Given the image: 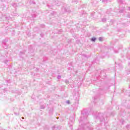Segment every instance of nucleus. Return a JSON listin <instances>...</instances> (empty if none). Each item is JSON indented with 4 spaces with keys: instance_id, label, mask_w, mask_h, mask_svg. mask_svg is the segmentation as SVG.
I'll return each mask as SVG.
<instances>
[{
    "instance_id": "f8f14e48",
    "label": "nucleus",
    "mask_w": 130,
    "mask_h": 130,
    "mask_svg": "<svg viewBox=\"0 0 130 130\" xmlns=\"http://www.w3.org/2000/svg\"><path fill=\"white\" fill-rule=\"evenodd\" d=\"M60 2H58V3H57L55 4V5H56V6H60Z\"/></svg>"
},
{
    "instance_id": "0eeeda50",
    "label": "nucleus",
    "mask_w": 130,
    "mask_h": 130,
    "mask_svg": "<svg viewBox=\"0 0 130 130\" xmlns=\"http://www.w3.org/2000/svg\"><path fill=\"white\" fill-rule=\"evenodd\" d=\"M118 3L119 4H123V1L122 0H118Z\"/></svg>"
},
{
    "instance_id": "7c9ffc66",
    "label": "nucleus",
    "mask_w": 130,
    "mask_h": 130,
    "mask_svg": "<svg viewBox=\"0 0 130 130\" xmlns=\"http://www.w3.org/2000/svg\"><path fill=\"white\" fill-rule=\"evenodd\" d=\"M56 118H57V119H58L59 117H57Z\"/></svg>"
},
{
    "instance_id": "c85d7f7f",
    "label": "nucleus",
    "mask_w": 130,
    "mask_h": 130,
    "mask_svg": "<svg viewBox=\"0 0 130 130\" xmlns=\"http://www.w3.org/2000/svg\"><path fill=\"white\" fill-rule=\"evenodd\" d=\"M22 119H24V117H22Z\"/></svg>"
},
{
    "instance_id": "a211bd4d",
    "label": "nucleus",
    "mask_w": 130,
    "mask_h": 130,
    "mask_svg": "<svg viewBox=\"0 0 130 130\" xmlns=\"http://www.w3.org/2000/svg\"><path fill=\"white\" fill-rule=\"evenodd\" d=\"M103 3H107V0H102Z\"/></svg>"
},
{
    "instance_id": "39448f33",
    "label": "nucleus",
    "mask_w": 130,
    "mask_h": 130,
    "mask_svg": "<svg viewBox=\"0 0 130 130\" xmlns=\"http://www.w3.org/2000/svg\"><path fill=\"white\" fill-rule=\"evenodd\" d=\"M125 9H124V7H122V9L120 10V13H123V11H124Z\"/></svg>"
},
{
    "instance_id": "5701e85b",
    "label": "nucleus",
    "mask_w": 130,
    "mask_h": 130,
    "mask_svg": "<svg viewBox=\"0 0 130 130\" xmlns=\"http://www.w3.org/2000/svg\"><path fill=\"white\" fill-rule=\"evenodd\" d=\"M32 17H33V18L36 17V15H34V16H32Z\"/></svg>"
},
{
    "instance_id": "9b49d317",
    "label": "nucleus",
    "mask_w": 130,
    "mask_h": 130,
    "mask_svg": "<svg viewBox=\"0 0 130 130\" xmlns=\"http://www.w3.org/2000/svg\"><path fill=\"white\" fill-rule=\"evenodd\" d=\"M51 14L53 15V16H55V15H56V12L53 11Z\"/></svg>"
},
{
    "instance_id": "6ab92c4d",
    "label": "nucleus",
    "mask_w": 130,
    "mask_h": 130,
    "mask_svg": "<svg viewBox=\"0 0 130 130\" xmlns=\"http://www.w3.org/2000/svg\"><path fill=\"white\" fill-rule=\"evenodd\" d=\"M99 41H102V38L100 37V38H99Z\"/></svg>"
},
{
    "instance_id": "f257e3e1",
    "label": "nucleus",
    "mask_w": 130,
    "mask_h": 130,
    "mask_svg": "<svg viewBox=\"0 0 130 130\" xmlns=\"http://www.w3.org/2000/svg\"><path fill=\"white\" fill-rule=\"evenodd\" d=\"M94 116L96 119H100V121H104V116H105V114H103L102 113L96 112Z\"/></svg>"
},
{
    "instance_id": "1a4fd4ad",
    "label": "nucleus",
    "mask_w": 130,
    "mask_h": 130,
    "mask_svg": "<svg viewBox=\"0 0 130 130\" xmlns=\"http://www.w3.org/2000/svg\"><path fill=\"white\" fill-rule=\"evenodd\" d=\"M64 82L66 83V84H69V80L68 79L65 80Z\"/></svg>"
},
{
    "instance_id": "c756f323",
    "label": "nucleus",
    "mask_w": 130,
    "mask_h": 130,
    "mask_svg": "<svg viewBox=\"0 0 130 130\" xmlns=\"http://www.w3.org/2000/svg\"><path fill=\"white\" fill-rule=\"evenodd\" d=\"M108 116H109V115L106 116V117H108Z\"/></svg>"
},
{
    "instance_id": "aec40b11",
    "label": "nucleus",
    "mask_w": 130,
    "mask_h": 130,
    "mask_svg": "<svg viewBox=\"0 0 130 130\" xmlns=\"http://www.w3.org/2000/svg\"><path fill=\"white\" fill-rule=\"evenodd\" d=\"M15 115H19V113H14Z\"/></svg>"
},
{
    "instance_id": "bb28decb",
    "label": "nucleus",
    "mask_w": 130,
    "mask_h": 130,
    "mask_svg": "<svg viewBox=\"0 0 130 130\" xmlns=\"http://www.w3.org/2000/svg\"><path fill=\"white\" fill-rule=\"evenodd\" d=\"M3 52H4V51H2V52H0V53H3Z\"/></svg>"
},
{
    "instance_id": "f3484780",
    "label": "nucleus",
    "mask_w": 130,
    "mask_h": 130,
    "mask_svg": "<svg viewBox=\"0 0 130 130\" xmlns=\"http://www.w3.org/2000/svg\"><path fill=\"white\" fill-rule=\"evenodd\" d=\"M45 108V107L42 106H41V109H44Z\"/></svg>"
},
{
    "instance_id": "b1692460",
    "label": "nucleus",
    "mask_w": 130,
    "mask_h": 130,
    "mask_svg": "<svg viewBox=\"0 0 130 130\" xmlns=\"http://www.w3.org/2000/svg\"><path fill=\"white\" fill-rule=\"evenodd\" d=\"M42 26L43 28H44V27H45V25H42Z\"/></svg>"
},
{
    "instance_id": "4468645a",
    "label": "nucleus",
    "mask_w": 130,
    "mask_h": 130,
    "mask_svg": "<svg viewBox=\"0 0 130 130\" xmlns=\"http://www.w3.org/2000/svg\"><path fill=\"white\" fill-rule=\"evenodd\" d=\"M61 32H62V29H60L58 31V34H60V33H61Z\"/></svg>"
},
{
    "instance_id": "ddd939ff",
    "label": "nucleus",
    "mask_w": 130,
    "mask_h": 130,
    "mask_svg": "<svg viewBox=\"0 0 130 130\" xmlns=\"http://www.w3.org/2000/svg\"><path fill=\"white\" fill-rule=\"evenodd\" d=\"M62 11H64V12H67V8H62Z\"/></svg>"
},
{
    "instance_id": "6e6552de",
    "label": "nucleus",
    "mask_w": 130,
    "mask_h": 130,
    "mask_svg": "<svg viewBox=\"0 0 130 130\" xmlns=\"http://www.w3.org/2000/svg\"><path fill=\"white\" fill-rule=\"evenodd\" d=\"M102 22H106V18H104L102 19Z\"/></svg>"
},
{
    "instance_id": "2f4dec72",
    "label": "nucleus",
    "mask_w": 130,
    "mask_h": 130,
    "mask_svg": "<svg viewBox=\"0 0 130 130\" xmlns=\"http://www.w3.org/2000/svg\"><path fill=\"white\" fill-rule=\"evenodd\" d=\"M128 10L130 11V7L128 8Z\"/></svg>"
},
{
    "instance_id": "cd10ccee",
    "label": "nucleus",
    "mask_w": 130,
    "mask_h": 130,
    "mask_svg": "<svg viewBox=\"0 0 130 130\" xmlns=\"http://www.w3.org/2000/svg\"><path fill=\"white\" fill-rule=\"evenodd\" d=\"M4 54L6 55V54H7V52H6Z\"/></svg>"
},
{
    "instance_id": "20e7f679",
    "label": "nucleus",
    "mask_w": 130,
    "mask_h": 130,
    "mask_svg": "<svg viewBox=\"0 0 130 130\" xmlns=\"http://www.w3.org/2000/svg\"><path fill=\"white\" fill-rule=\"evenodd\" d=\"M96 39H96V38L93 37V38H92L91 39V41H92V42H95L96 41Z\"/></svg>"
},
{
    "instance_id": "4be33fe9",
    "label": "nucleus",
    "mask_w": 130,
    "mask_h": 130,
    "mask_svg": "<svg viewBox=\"0 0 130 130\" xmlns=\"http://www.w3.org/2000/svg\"><path fill=\"white\" fill-rule=\"evenodd\" d=\"M0 56H5V55L0 53Z\"/></svg>"
},
{
    "instance_id": "dca6fc26",
    "label": "nucleus",
    "mask_w": 130,
    "mask_h": 130,
    "mask_svg": "<svg viewBox=\"0 0 130 130\" xmlns=\"http://www.w3.org/2000/svg\"><path fill=\"white\" fill-rule=\"evenodd\" d=\"M8 60H5V61H4V62H5V63H6V64H7V63H8Z\"/></svg>"
},
{
    "instance_id": "473e14b6",
    "label": "nucleus",
    "mask_w": 130,
    "mask_h": 130,
    "mask_svg": "<svg viewBox=\"0 0 130 130\" xmlns=\"http://www.w3.org/2000/svg\"><path fill=\"white\" fill-rule=\"evenodd\" d=\"M117 52H116V53H117Z\"/></svg>"
},
{
    "instance_id": "423d86ee",
    "label": "nucleus",
    "mask_w": 130,
    "mask_h": 130,
    "mask_svg": "<svg viewBox=\"0 0 130 130\" xmlns=\"http://www.w3.org/2000/svg\"><path fill=\"white\" fill-rule=\"evenodd\" d=\"M75 98H76L75 101H76V102H78V101L80 100V99H79V96H77L76 98V96H75Z\"/></svg>"
},
{
    "instance_id": "2eb2a0df",
    "label": "nucleus",
    "mask_w": 130,
    "mask_h": 130,
    "mask_svg": "<svg viewBox=\"0 0 130 130\" xmlns=\"http://www.w3.org/2000/svg\"><path fill=\"white\" fill-rule=\"evenodd\" d=\"M57 78L58 80H59V79H60V78H61V76L60 75H58Z\"/></svg>"
},
{
    "instance_id": "7ed1b4c3",
    "label": "nucleus",
    "mask_w": 130,
    "mask_h": 130,
    "mask_svg": "<svg viewBox=\"0 0 130 130\" xmlns=\"http://www.w3.org/2000/svg\"><path fill=\"white\" fill-rule=\"evenodd\" d=\"M61 129V126L60 125H54L52 127V129Z\"/></svg>"
},
{
    "instance_id": "393cba45",
    "label": "nucleus",
    "mask_w": 130,
    "mask_h": 130,
    "mask_svg": "<svg viewBox=\"0 0 130 130\" xmlns=\"http://www.w3.org/2000/svg\"><path fill=\"white\" fill-rule=\"evenodd\" d=\"M75 3L77 4V3H78V0H75Z\"/></svg>"
},
{
    "instance_id": "f03ea898",
    "label": "nucleus",
    "mask_w": 130,
    "mask_h": 130,
    "mask_svg": "<svg viewBox=\"0 0 130 130\" xmlns=\"http://www.w3.org/2000/svg\"><path fill=\"white\" fill-rule=\"evenodd\" d=\"M2 46L5 49L8 48V44H7V40H4L2 41Z\"/></svg>"
},
{
    "instance_id": "412c9836",
    "label": "nucleus",
    "mask_w": 130,
    "mask_h": 130,
    "mask_svg": "<svg viewBox=\"0 0 130 130\" xmlns=\"http://www.w3.org/2000/svg\"><path fill=\"white\" fill-rule=\"evenodd\" d=\"M67 103H68V104H70V101H67Z\"/></svg>"
},
{
    "instance_id": "a878e982",
    "label": "nucleus",
    "mask_w": 130,
    "mask_h": 130,
    "mask_svg": "<svg viewBox=\"0 0 130 130\" xmlns=\"http://www.w3.org/2000/svg\"><path fill=\"white\" fill-rule=\"evenodd\" d=\"M9 80H6V83H9Z\"/></svg>"
},
{
    "instance_id": "9d476101",
    "label": "nucleus",
    "mask_w": 130,
    "mask_h": 130,
    "mask_svg": "<svg viewBox=\"0 0 130 130\" xmlns=\"http://www.w3.org/2000/svg\"><path fill=\"white\" fill-rule=\"evenodd\" d=\"M120 122H122V124H123V123H124V121L123 120V119H121L120 120Z\"/></svg>"
}]
</instances>
